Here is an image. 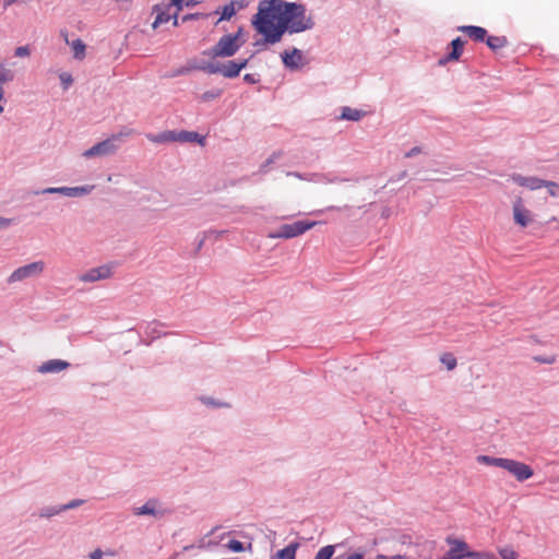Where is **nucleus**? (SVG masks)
<instances>
[{
  "label": "nucleus",
  "instance_id": "nucleus-39",
  "mask_svg": "<svg viewBox=\"0 0 559 559\" xmlns=\"http://www.w3.org/2000/svg\"><path fill=\"white\" fill-rule=\"evenodd\" d=\"M105 552H103L99 548L93 550L90 554L91 559H102Z\"/></svg>",
  "mask_w": 559,
  "mask_h": 559
},
{
  "label": "nucleus",
  "instance_id": "nucleus-2",
  "mask_svg": "<svg viewBox=\"0 0 559 559\" xmlns=\"http://www.w3.org/2000/svg\"><path fill=\"white\" fill-rule=\"evenodd\" d=\"M133 133H134L133 130L129 129V130L120 131L117 134H112L110 138L104 140L102 142H98L95 145H93L91 148L86 150L83 153V156L86 158H92L95 156L111 155L117 151L118 146H117L116 142L122 138L130 136Z\"/></svg>",
  "mask_w": 559,
  "mask_h": 559
},
{
  "label": "nucleus",
  "instance_id": "nucleus-25",
  "mask_svg": "<svg viewBox=\"0 0 559 559\" xmlns=\"http://www.w3.org/2000/svg\"><path fill=\"white\" fill-rule=\"evenodd\" d=\"M199 138V134L197 132H188V131H181L179 133L175 132V142H194Z\"/></svg>",
  "mask_w": 559,
  "mask_h": 559
},
{
  "label": "nucleus",
  "instance_id": "nucleus-19",
  "mask_svg": "<svg viewBox=\"0 0 559 559\" xmlns=\"http://www.w3.org/2000/svg\"><path fill=\"white\" fill-rule=\"evenodd\" d=\"M203 0H180L179 2L170 1L171 4L176 8V11L174 12V26H178V13L183 9V7L190 8L195 4L201 3Z\"/></svg>",
  "mask_w": 559,
  "mask_h": 559
},
{
  "label": "nucleus",
  "instance_id": "nucleus-9",
  "mask_svg": "<svg viewBox=\"0 0 559 559\" xmlns=\"http://www.w3.org/2000/svg\"><path fill=\"white\" fill-rule=\"evenodd\" d=\"M512 214L514 223L525 228L534 222V213L526 207L522 198H516L512 203Z\"/></svg>",
  "mask_w": 559,
  "mask_h": 559
},
{
  "label": "nucleus",
  "instance_id": "nucleus-44",
  "mask_svg": "<svg viewBox=\"0 0 559 559\" xmlns=\"http://www.w3.org/2000/svg\"><path fill=\"white\" fill-rule=\"evenodd\" d=\"M419 152H420V148H419V147H414V148H412V150L406 154V156H407V157H411V156H414V155L418 154Z\"/></svg>",
  "mask_w": 559,
  "mask_h": 559
},
{
  "label": "nucleus",
  "instance_id": "nucleus-33",
  "mask_svg": "<svg viewBox=\"0 0 559 559\" xmlns=\"http://www.w3.org/2000/svg\"><path fill=\"white\" fill-rule=\"evenodd\" d=\"M544 187L547 188L548 193L551 197H558L559 195V185L554 181H546L544 180Z\"/></svg>",
  "mask_w": 559,
  "mask_h": 559
},
{
  "label": "nucleus",
  "instance_id": "nucleus-42",
  "mask_svg": "<svg viewBox=\"0 0 559 559\" xmlns=\"http://www.w3.org/2000/svg\"><path fill=\"white\" fill-rule=\"evenodd\" d=\"M346 559H364V554L355 552L353 555H349Z\"/></svg>",
  "mask_w": 559,
  "mask_h": 559
},
{
  "label": "nucleus",
  "instance_id": "nucleus-16",
  "mask_svg": "<svg viewBox=\"0 0 559 559\" xmlns=\"http://www.w3.org/2000/svg\"><path fill=\"white\" fill-rule=\"evenodd\" d=\"M87 192H88V188H86V187H73V188L58 187V188H47V189L43 190V193H45V194L46 193H49V194L58 193V194H63L67 197H78V195H81V194H84Z\"/></svg>",
  "mask_w": 559,
  "mask_h": 559
},
{
  "label": "nucleus",
  "instance_id": "nucleus-24",
  "mask_svg": "<svg viewBox=\"0 0 559 559\" xmlns=\"http://www.w3.org/2000/svg\"><path fill=\"white\" fill-rule=\"evenodd\" d=\"M506 459L503 457H493V456H489V455H479L477 457V461L479 463H483V464H486V465H492V466H498V467H503V462H504Z\"/></svg>",
  "mask_w": 559,
  "mask_h": 559
},
{
  "label": "nucleus",
  "instance_id": "nucleus-37",
  "mask_svg": "<svg viewBox=\"0 0 559 559\" xmlns=\"http://www.w3.org/2000/svg\"><path fill=\"white\" fill-rule=\"evenodd\" d=\"M29 55V49L27 46H20L15 49L16 57H27Z\"/></svg>",
  "mask_w": 559,
  "mask_h": 559
},
{
  "label": "nucleus",
  "instance_id": "nucleus-46",
  "mask_svg": "<svg viewBox=\"0 0 559 559\" xmlns=\"http://www.w3.org/2000/svg\"><path fill=\"white\" fill-rule=\"evenodd\" d=\"M390 559H406V557L403 555H395V556H392Z\"/></svg>",
  "mask_w": 559,
  "mask_h": 559
},
{
  "label": "nucleus",
  "instance_id": "nucleus-28",
  "mask_svg": "<svg viewBox=\"0 0 559 559\" xmlns=\"http://www.w3.org/2000/svg\"><path fill=\"white\" fill-rule=\"evenodd\" d=\"M334 551L335 547L333 545L324 546L317 552L314 559H331Z\"/></svg>",
  "mask_w": 559,
  "mask_h": 559
},
{
  "label": "nucleus",
  "instance_id": "nucleus-47",
  "mask_svg": "<svg viewBox=\"0 0 559 559\" xmlns=\"http://www.w3.org/2000/svg\"><path fill=\"white\" fill-rule=\"evenodd\" d=\"M33 0H16L17 3L27 4L32 2Z\"/></svg>",
  "mask_w": 559,
  "mask_h": 559
},
{
  "label": "nucleus",
  "instance_id": "nucleus-4",
  "mask_svg": "<svg viewBox=\"0 0 559 559\" xmlns=\"http://www.w3.org/2000/svg\"><path fill=\"white\" fill-rule=\"evenodd\" d=\"M248 60L243 59L240 62L236 61H227L225 63L219 62H207L200 66L202 71H205L210 74L219 73L225 78H236L239 75L240 71L247 67Z\"/></svg>",
  "mask_w": 559,
  "mask_h": 559
},
{
  "label": "nucleus",
  "instance_id": "nucleus-17",
  "mask_svg": "<svg viewBox=\"0 0 559 559\" xmlns=\"http://www.w3.org/2000/svg\"><path fill=\"white\" fill-rule=\"evenodd\" d=\"M457 31L465 33L471 39L475 41H484L487 36V31L480 26L462 25L457 27Z\"/></svg>",
  "mask_w": 559,
  "mask_h": 559
},
{
  "label": "nucleus",
  "instance_id": "nucleus-41",
  "mask_svg": "<svg viewBox=\"0 0 559 559\" xmlns=\"http://www.w3.org/2000/svg\"><path fill=\"white\" fill-rule=\"evenodd\" d=\"M243 80H245L246 82L250 83V84H254V83H257V80L254 79V75H253V74H249V73H248V74H246V75L243 76Z\"/></svg>",
  "mask_w": 559,
  "mask_h": 559
},
{
  "label": "nucleus",
  "instance_id": "nucleus-22",
  "mask_svg": "<svg viewBox=\"0 0 559 559\" xmlns=\"http://www.w3.org/2000/svg\"><path fill=\"white\" fill-rule=\"evenodd\" d=\"M485 39L487 46L493 51L503 48L508 44V40L504 36H486Z\"/></svg>",
  "mask_w": 559,
  "mask_h": 559
},
{
  "label": "nucleus",
  "instance_id": "nucleus-20",
  "mask_svg": "<svg viewBox=\"0 0 559 559\" xmlns=\"http://www.w3.org/2000/svg\"><path fill=\"white\" fill-rule=\"evenodd\" d=\"M66 41L71 46L75 59L82 60L85 58L86 45L81 39H75L70 43L68 38H66Z\"/></svg>",
  "mask_w": 559,
  "mask_h": 559
},
{
  "label": "nucleus",
  "instance_id": "nucleus-35",
  "mask_svg": "<svg viewBox=\"0 0 559 559\" xmlns=\"http://www.w3.org/2000/svg\"><path fill=\"white\" fill-rule=\"evenodd\" d=\"M59 79L63 85V88L67 90L73 82L70 73L63 72L59 75Z\"/></svg>",
  "mask_w": 559,
  "mask_h": 559
},
{
  "label": "nucleus",
  "instance_id": "nucleus-6",
  "mask_svg": "<svg viewBox=\"0 0 559 559\" xmlns=\"http://www.w3.org/2000/svg\"><path fill=\"white\" fill-rule=\"evenodd\" d=\"M45 271V262L44 261H35L29 264L23 265L14 270L8 277L7 282L9 284H14L19 282H23L27 278L38 277Z\"/></svg>",
  "mask_w": 559,
  "mask_h": 559
},
{
  "label": "nucleus",
  "instance_id": "nucleus-31",
  "mask_svg": "<svg viewBox=\"0 0 559 559\" xmlns=\"http://www.w3.org/2000/svg\"><path fill=\"white\" fill-rule=\"evenodd\" d=\"M63 509H62V506H59V507H48V508H45L40 511V516L41 518H51L56 514H59L60 512H62Z\"/></svg>",
  "mask_w": 559,
  "mask_h": 559
},
{
  "label": "nucleus",
  "instance_id": "nucleus-29",
  "mask_svg": "<svg viewBox=\"0 0 559 559\" xmlns=\"http://www.w3.org/2000/svg\"><path fill=\"white\" fill-rule=\"evenodd\" d=\"M498 552L502 559H518V552L510 546H506L498 549Z\"/></svg>",
  "mask_w": 559,
  "mask_h": 559
},
{
  "label": "nucleus",
  "instance_id": "nucleus-15",
  "mask_svg": "<svg viewBox=\"0 0 559 559\" xmlns=\"http://www.w3.org/2000/svg\"><path fill=\"white\" fill-rule=\"evenodd\" d=\"M70 364L66 360L61 359H51L48 361H45L38 367V371L40 373H57L60 371L66 370Z\"/></svg>",
  "mask_w": 559,
  "mask_h": 559
},
{
  "label": "nucleus",
  "instance_id": "nucleus-18",
  "mask_svg": "<svg viewBox=\"0 0 559 559\" xmlns=\"http://www.w3.org/2000/svg\"><path fill=\"white\" fill-rule=\"evenodd\" d=\"M299 547L298 543L289 544L285 548L278 550L272 559H295Z\"/></svg>",
  "mask_w": 559,
  "mask_h": 559
},
{
  "label": "nucleus",
  "instance_id": "nucleus-36",
  "mask_svg": "<svg viewBox=\"0 0 559 559\" xmlns=\"http://www.w3.org/2000/svg\"><path fill=\"white\" fill-rule=\"evenodd\" d=\"M83 502H84L83 500L75 499V500L70 501L67 504H62V509H63V511L69 510V509H74L76 507H80Z\"/></svg>",
  "mask_w": 559,
  "mask_h": 559
},
{
  "label": "nucleus",
  "instance_id": "nucleus-40",
  "mask_svg": "<svg viewBox=\"0 0 559 559\" xmlns=\"http://www.w3.org/2000/svg\"><path fill=\"white\" fill-rule=\"evenodd\" d=\"M2 8L5 10L10 5L17 3L16 0H0Z\"/></svg>",
  "mask_w": 559,
  "mask_h": 559
},
{
  "label": "nucleus",
  "instance_id": "nucleus-23",
  "mask_svg": "<svg viewBox=\"0 0 559 559\" xmlns=\"http://www.w3.org/2000/svg\"><path fill=\"white\" fill-rule=\"evenodd\" d=\"M364 116V112L350 107H344L341 118L350 121H358Z\"/></svg>",
  "mask_w": 559,
  "mask_h": 559
},
{
  "label": "nucleus",
  "instance_id": "nucleus-10",
  "mask_svg": "<svg viewBox=\"0 0 559 559\" xmlns=\"http://www.w3.org/2000/svg\"><path fill=\"white\" fill-rule=\"evenodd\" d=\"M503 469L513 475L516 480L524 481L534 475L532 467L523 462L506 459Z\"/></svg>",
  "mask_w": 559,
  "mask_h": 559
},
{
  "label": "nucleus",
  "instance_id": "nucleus-26",
  "mask_svg": "<svg viewBox=\"0 0 559 559\" xmlns=\"http://www.w3.org/2000/svg\"><path fill=\"white\" fill-rule=\"evenodd\" d=\"M136 515H155V502L148 501L144 506L136 508L134 511Z\"/></svg>",
  "mask_w": 559,
  "mask_h": 559
},
{
  "label": "nucleus",
  "instance_id": "nucleus-43",
  "mask_svg": "<svg viewBox=\"0 0 559 559\" xmlns=\"http://www.w3.org/2000/svg\"><path fill=\"white\" fill-rule=\"evenodd\" d=\"M199 16H200V14H187L182 17V22H186V21H189L192 19H198Z\"/></svg>",
  "mask_w": 559,
  "mask_h": 559
},
{
  "label": "nucleus",
  "instance_id": "nucleus-8",
  "mask_svg": "<svg viewBox=\"0 0 559 559\" xmlns=\"http://www.w3.org/2000/svg\"><path fill=\"white\" fill-rule=\"evenodd\" d=\"M281 59L285 68L292 71L300 70L308 64V60L304 52L295 47L284 50L281 53Z\"/></svg>",
  "mask_w": 559,
  "mask_h": 559
},
{
  "label": "nucleus",
  "instance_id": "nucleus-3",
  "mask_svg": "<svg viewBox=\"0 0 559 559\" xmlns=\"http://www.w3.org/2000/svg\"><path fill=\"white\" fill-rule=\"evenodd\" d=\"M240 31L237 34H228L221 37L215 46H213L209 51H205L204 55H207L212 58L217 57H231L237 50L240 48V44L238 43Z\"/></svg>",
  "mask_w": 559,
  "mask_h": 559
},
{
  "label": "nucleus",
  "instance_id": "nucleus-30",
  "mask_svg": "<svg viewBox=\"0 0 559 559\" xmlns=\"http://www.w3.org/2000/svg\"><path fill=\"white\" fill-rule=\"evenodd\" d=\"M236 13V9H235V2H230L228 4H226L222 12H221V19L219 21H223V20H230L233 15H235Z\"/></svg>",
  "mask_w": 559,
  "mask_h": 559
},
{
  "label": "nucleus",
  "instance_id": "nucleus-1",
  "mask_svg": "<svg viewBox=\"0 0 559 559\" xmlns=\"http://www.w3.org/2000/svg\"><path fill=\"white\" fill-rule=\"evenodd\" d=\"M252 23L267 44L281 41L285 32L300 33L313 26L311 19L305 15L304 5L283 0L260 1Z\"/></svg>",
  "mask_w": 559,
  "mask_h": 559
},
{
  "label": "nucleus",
  "instance_id": "nucleus-48",
  "mask_svg": "<svg viewBox=\"0 0 559 559\" xmlns=\"http://www.w3.org/2000/svg\"><path fill=\"white\" fill-rule=\"evenodd\" d=\"M374 559H389V558L384 555H378Z\"/></svg>",
  "mask_w": 559,
  "mask_h": 559
},
{
  "label": "nucleus",
  "instance_id": "nucleus-45",
  "mask_svg": "<svg viewBox=\"0 0 559 559\" xmlns=\"http://www.w3.org/2000/svg\"><path fill=\"white\" fill-rule=\"evenodd\" d=\"M10 224V219L0 218V227L7 226Z\"/></svg>",
  "mask_w": 559,
  "mask_h": 559
},
{
  "label": "nucleus",
  "instance_id": "nucleus-27",
  "mask_svg": "<svg viewBox=\"0 0 559 559\" xmlns=\"http://www.w3.org/2000/svg\"><path fill=\"white\" fill-rule=\"evenodd\" d=\"M440 361L445 365L448 370H453L456 367V358L451 353H444L440 357Z\"/></svg>",
  "mask_w": 559,
  "mask_h": 559
},
{
  "label": "nucleus",
  "instance_id": "nucleus-14",
  "mask_svg": "<svg viewBox=\"0 0 559 559\" xmlns=\"http://www.w3.org/2000/svg\"><path fill=\"white\" fill-rule=\"evenodd\" d=\"M451 52L439 60V64H445L449 61H457L463 52L465 41L457 37L451 41Z\"/></svg>",
  "mask_w": 559,
  "mask_h": 559
},
{
  "label": "nucleus",
  "instance_id": "nucleus-34",
  "mask_svg": "<svg viewBox=\"0 0 559 559\" xmlns=\"http://www.w3.org/2000/svg\"><path fill=\"white\" fill-rule=\"evenodd\" d=\"M227 548L234 552H241L245 550L243 544L236 539L229 540L227 544Z\"/></svg>",
  "mask_w": 559,
  "mask_h": 559
},
{
  "label": "nucleus",
  "instance_id": "nucleus-5",
  "mask_svg": "<svg viewBox=\"0 0 559 559\" xmlns=\"http://www.w3.org/2000/svg\"><path fill=\"white\" fill-rule=\"evenodd\" d=\"M318 223L310 221H297L292 224L282 225L275 233L269 235L270 238H295L298 237L312 227H314Z\"/></svg>",
  "mask_w": 559,
  "mask_h": 559
},
{
  "label": "nucleus",
  "instance_id": "nucleus-21",
  "mask_svg": "<svg viewBox=\"0 0 559 559\" xmlns=\"http://www.w3.org/2000/svg\"><path fill=\"white\" fill-rule=\"evenodd\" d=\"M146 138L153 143L175 142V131H164L158 134H146Z\"/></svg>",
  "mask_w": 559,
  "mask_h": 559
},
{
  "label": "nucleus",
  "instance_id": "nucleus-32",
  "mask_svg": "<svg viewBox=\"0 0 559 559\" xmlns=\"http://www.w3.org/2000/svg\"><path fill=\"white\" fill-rule=\"evenodd\" d=\"M469 559H497L496 555L491 551H475L472 550Z\"/></svg>",
  "mask_w": 559,
  "mask_h": 559
},
{
  "label": "nucleus",
  "instance_id": "nucleus-13",
  "mask_svg": "<svg viewBox=\"0 0 559 559\" xmlns=\"http://www.w3.org/2000/svg\"><path fill=\"white\" fill-rule=\"evenodd\" d=\"M511 180L520 187H524L530 190H538L544 187V180L537 177H524L522 175L514 174L511 176Z\"/></svg>",
  "mask_w": 559,
  "mask_h": 559
},
{
  "label": "nucleus",
  "instance_id": "nucleus-7",
  "mask_svg": "<svg viewBox=\"0 0 559 559\" xmlns=\"http://www.w3.org/2000/svg\"><path fill=\"white\" fill-rule=\"evenodd\" d=\"M445 543L450 548L443 555L442 559H469V554H472V550L464 539L448 536L445 538Z\"/></svg>",
  "mask_w": 559,
  "mask_h": 559
},
{
  "label": "nucleus",
  "instance_id": "nucleus-12",
  "mask_svg": "<svg viewBox=\"0 0 559 559\" xmlns=\"http://www.w3.org/2000/svg\"><path fill=\"white\" fill-rule=\"evenodd\" d=\"M173 7L174 4H171L170 1L168 4L162 3L154 5L153 13H155L156 16L152 24L153 28L158 27L160 24L167 23L171 17H174V14H170Z\"/></svg>",
  "mask_w": 559,
  "mask_h": 559
},
{
  "label": "nucleus",
  "instance_id": "nucleus-38",
  "mask_svg": "<svg viewBox=\"0 0 559 559\" xmlns=\"http://www.w3.org/2000/svg\"><path fill=\"white\" fill-rule=\"evenodd\" d=\"M536 361H539V362H543V364H548V365H551L556 361V358L555 356H550V357H536L535 358Z\"/></svg>",
  "mask_w": 559,
  "mask_h": 559
},
{
  "label": "nucleus",
  "instance_id": "nucleus-11",
  "mask_svg": "<svg viewBox=\"0 0 559 559\" xmlns=\"http://www.w3.org/2000/svg\"><path fill=\"white\" fill-rule=\"evenodd\" d=\"M112 270L109 265H100L93 267L79 276V280L84 283H92L111 277Z\"/></svg>",
  "mask_w": 559,
  "mask_h": 559
},
{
  "label": "nucleus",
  "instance_id": "nucleus-49",
  "mask_svg": "<svg viewBox=\"0 0 559 559\" xmlns=\"http://www.w3.org/2000/svg\"><path fill=\"white\" fill-rule=\"evenodd\" d=\"M106 555H109V556H115L116 552L115 551H107Z\"/></svg>",
  "mask_w": 559,
  "mask_h": 559
}]
</instances>
